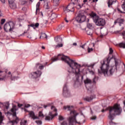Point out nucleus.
Returning <instances> with one entry per match:
<instances>
[{
  "label": "nucleus",
  "mask_w": 125,
  "mask_h": 125,
  "mask_svg": "<svg viewBox=\"0 0 125 125\" xmlns=\"http://www.w3.org/2000/svg\"><path fill=\"white\" fill-rule=\"evenodd\" d=\"M112 58L114 59V60L115 62V66H110L109 63L111 60L110 57L104 59V61L101 62L102 66L100 67L101 70L98 69L99 74H102V73H103L105 77L111 76L114 74L115 70H116L117 67L119 66L121 61H120V60L117 59L116 57L114 56H112Z\"/></svg>",
  "instance_id": "nucleus-1"
},
{
  "label": "nucleus",
  "mask_w": 125,
  "mask_h": 125,
  "mask_svg": "<svg viewBox=\"0 0 125 125\" xmlns=\"http://www.w3.org/2000/svg\"><path fill=\"white\" fill-rule=\"evenodd\" d=\"M73 106H64L63 109L64 110H67L68 111H70V116L68 117V124H67L66 121L63 122L61 123V125H74V124H78L80 125L81 123H83V120L79 119V118H81L83 119V121H84L85 117L84 115H83L82 116H79V113L76 110H73Z\"/></svg>",
  "instance_id": "nucleus-2"
},
{
  "label": "nucleus",
  "mask_w": 125,
  "mask_h": 125,
  "mask_svg": "<svg viewBox=\"0 0 125 125\" xmlns=\"http://www.w3.org/2000/svg\"><path fill=\"white\" fill-rule=\"evenodd\" d=\"M58 58L61 57V60L64 61L65 63H66L69 66L67 71L69 73H73L75 75H80L81 74V68L82 65L78 63L75 61L70 59L68 56L64 55H58Z\"/></svg>",
  "instance_id": "nucleus-3"
},
{
  "label": "nucleus",
  "mask_w": 125,
  "mask_h": 125,
  "mask_svg": "<svg viewBox=\"0 0 125 125\" xmlns=\"http://www.w3.org/2000/svg\"><path fill=\"white\" fill-rule=\"evenodd\" d=\"M106 110L109 111V115L108 116V118L110 120L109 122L110 125H113V121L114 120V117L115 115H120L122 113V108L119 104H115L113 107L109 106L106 108Z\"/></svg>",
  "instance_id": "nucleus-4"
},
{
  "label": "nucleus",
  "mask_w": 125,
  "mask_h": 125,
  "mask_svg": "<svg viewBox=\"0 0 125 125\" xmlns=\"http://www.w3.org/2000/svg\"><path fill=\"white\" fill-rule=\"evenodd\" d=\"M11 112L12 113V116L15 119V120L9 121L8 123V125H17L19 122V118L16 116V111H17V109H16V105H13V108L11 109Z\"/></svg>",
  "instance_id": "nucleus-5"
},
{
  "label": "nucleus",
  "mask_w": 125,
  "mask_h": 125,
  "mask_svg": "<svg viewBox=\"0 0 125 125\" xmlns=\"http://www.w3.org/2000/svg\"><path fill=\"white\" fill-rule=\"evenodd\" d=\"M92 18L94 22L97 26H104V25H105L106 21L105 20L97 16L96 14H93Z\"/></svg>",
  "instance_id": "nucleus-6"
},
{
  "label": "nucleus",
  "mask_w": 125,
  "mask_h": 125,
  "mask_svg": "<svg viewBox=\"0 0 125 125\" xmlns=\"http://www.w3.org/2000/svg\"><path fill=\"white\" fill-rule=\"evenodd\" d=\"M85 19H86V17L83 13H82V12H80L74 20V21L73 22V24H75L76 22L78 23H83V22L85 21Z\"/></svg>",
  "instance_id": "nucleus-7"
},
{
  "label": "nucleus",
  "mask_w": 125,
  "mask_h": 125,
  "mask_svg": "<svg viewBox=\"0 0 125 125\" xmlns=\"http://www.w3.org/2000/svg\"><path fill=\"white\" fill-rule=\"evenodd\" d=\"M51 110H52V111H53L54 112H55V114L52 113V112H50L49 113V114L48 116H46L45 120L46 121H51V120H52V119H53V118H54V117H56V116H57L58 114H57V109H56V108H55V106H52L51 107Z\"/></svg>",
  "instance_id": "nucleus-8"
},
{
  "label": "nucleus",
  "mask_w": 125,
  "mask_h": 125,
  "mask_svg": "<svg viewBox=\"0 0 125 125\" xmlns=\"http://www.w3.org/2000/svg\"><path fill=\"white\" fill-rule=\"evenodd\" d=\"M15 26V24L13 21H9L6 23L4 26V29L6 32H11V31H13L14 30V27Z\"/></svg>",
  "instance_id": "nucleus-9"
},
{
  "label": "nucleus",
  "mask_w": 125,
  "mask_h": 125,
  "mask_svg": "<svg viewBox=\"0 0 125 125\" xmlns=\"http://www.w3.org/2000/svg\"><path fill=\"white\" fill-rule=\"evenodd\" d=\"M30 75H31V77L33 79H37V78H40L42 76V71L40 70H37L36 71H34L31 72Z\"/></svg>",
  "instance_id": "nucleus-10"
},
{
  "label": "nucleus",
  "mask_w": 125,
  "mask_h": 125,
  "mask_svg": "<svg viewBox=\"0 0 125 125\" xmlns=\"http://www.w3.org/2000/svg\"><path fill=\"white\" fill-rule=\"evenodd\" d=\"M63 95L65 97H69V96H70V92L68 90V88L67 87V85H66V84L63 86Z\"/></svg>",
  "instance_id": "nucleus-11"
},
{
  "label": "nucleus",
  "mask_w": 125,
  "mask_h": 125,
  "mask_svg": "<svg viewBox=\"0 0 125 125\" xmlns=\"http://www.w3.org/2000/svg\"><path fill=\"white\" fill-rule=\"evenodd\" d=\"M29 115L30 118H32L33 119V120L39 119V117L36 116V115H35V113L34 112V111H30L29 113Z\"/></svg>",
  "instance_id": "nucleus-12"
},
{
  "label": "nucleus",
  "mask_w": 125,
  "mask_h": 125,
  "mask_svg": "<svg viewBox=\"0 0 125 125\" xmlns=\"http://www.w3.org/2000/svg\"><path fill=\"white\" fill-rule=\"evenodd\" d=\"M63 11L65 13H68V12H74L75 10H70V6H67L66 7L63 8Z\"/></svg>",
  "instance_id": "nucleus-13"
},
{
  "label": "nucleus",
  "mask_w": 125,
  "mask_h": 125,
  "mask_svg": "<svg viewBox=\"0 0 125 125\" xmlns=\"http://www.w3.org/2000/svg\"><path fill=\"white\" fill-rule=\"evenodd\" d=\"M55 41L57 43H62V38H61L60 36L55 37Z\"/></svg>",
  "instance_id": "nucleus-14"
},
{
  "label": "nucleus",
  "mask_w": 125,
  "mask_h": 125,
  "mask_svg": "<svg viewBox=\"0 0 125 125\" xmlns=\"http://www.w3.org/2000/svg\"><path fill=\"white\" fill-rule=\"evenodd\" d=\"M5 72L4 71H0V81H3L5 78Z\"/></svg>",
  "instance_id": "nucleus-15"
},
{
  "label": "nucleus",
  "mask_w": 125,
  "mask_h": 125,
  "mask_svg": "<svg viewBox=\"0 0 125 125\" xmlns=\"http://www.w3.org/2000/svg\"><path fill=\"white\" fill-rule=\"evenodd\" d=\"M84 83L86 85V88L88 89V90H89V89L87 88V85L90 84V83H91V80L88 78H87L84 81Z\"/></svg>",
  "instance_id": "nucleus-16"
},
{
  "label": "nucleus",
  "mask_w": 125,
  "mask_h": 125,
  "mask_svg": "<svg viewBox=\"0 0 125 125\" xmlns=\"http://www.w3.org/2000/svg\"><path fill=\"white\" fill-rule=\"evenodd\" d=\"M116 1H117V0H108L107 2L108 7H110V6L114 4V3H116Z\"/></svg>",
  "instance_id": "nucleus-17"
},
{
  "label": "nucleus",
  "mask_w": 125,
  "mask_h": 125,
  "mask_svg": "<svg viewBox=\"0 0 125 125\" xmlns=\"http://www.w3.org/2000/svg\"><path fill=\"white\" fill-rule=\"evenodd\" d=\"M3 120H4V115H2V113L0 111V125H2Z\"/></svg>",
  "instance_id": "nucleus-18"
},
{
  "label": "nucleus",
  "mask_w": 125,
  "mask_h": 125,
  "mask_svg": "<svg viewBox=\"0 0 125 125\" xmlns=\"http://www.w3.org/2000/svg\"><path fill=\"white\" fill-rule=\"evenodd\" d=\"M41 3L38 2L36 4V15H38V12L40 11V5Z\"/></svg>",
  "instance_id": "nucleus-19"
},
{
  "label": "nucleus",
  "mask_w": 125,
  "mask_h": 125,
  "mask_svg": "<svg viewBox=\"0 0 125 125\" xmlns=\"http://www.w3.org/2000/svg\"><path fill=\"white\" fill-rule=\"evenodd\" d=\"M124 19H119L117 21H115L114 23H119L120 26H121V24H123L124 23Z\"/></svg>",
  "instance_id": "nucleus-20"
},
{
  "label": "nucleus",
  "mask_w": 125,
  "mask_h": 125,
  "mask_svg": "<svg viewBox=\"0 0 125 125\" xmlns=\"http://www.w3.org/2000/svg\"><path fill=\"white\" fill-rule=\"evenodd\" d=\"M93 99V97H87L84 99V100H85V101H87L88 102H89L90 101H91Z\"/></svg>",
  "instance_id": "nucleus-21"
},
{
  "label": "nucleus",
  "mask_w": 125,
  "mask_h": 125,
  "mask_svg": "<svg viewBox=\"0 0 125 125\" xmlns=\"http://www.w3.org/2000/svg\"><path fill=\"white\" fill-rule=\"evenodd\" d=\"M27 125V120L25 119H22L20 122V125Z\"/></svg>",
  "instance_id": "nucleus-22"
},
{
  "label": "nucleus",
  "mask_w": 125,
  "mask_h": 125,
  "mask_svg": "<svg viewBox=\"0 0 125 125\" xmlns=\"http://www.w3.org/2000/svg\"><path fill=\"white\" fill-rule=\"evenodd\" d=\"M36 67H37V68H39V69H40V70H42V69H43L44 66H43V65H42L41 64H39V63H37Z\"/></svg>",
  "instance_id": "nucleus-23"
},
{
  "label": "nucleus",
  "mask_w": 125,
  "mask_h": 125,
  "mask_svg": "<svg viewBox=\"0 0 125 125\" xmlns=\"http://www.w3.org/2000/svg\"><path fill=\"white\" fill-rule=\"evenodd\" d=\"M9 6L12 9H14L16 8V5L15 4H14V2L12 3H9Z\"/></svg>",
  "instance_id": "nucleus-24"
},
{
  "label": "nucleus",
  "mask_w": 125,
  "mask_h": 125,
  "mask_svg": "<svg viewBox=\"0 0 125 125\" xmlns=\"http://www.w3.org/2000/svg\"><path fill=\"white\" fill-rule=\"evenodd\" d=\"M40 39H47V35L45 33H42Z\"/></svg>",
  "instance_id": "nucleus-25"
},
{
  "label": "nucleus",
  "mask_w": 125,
  "mask_h": 125,
  "mask_svg": "<svg viewBox=\"0 0 125 125\" xmlns=\"http://www.w3.org/2000/svg\"><path fill=\"white\" fill-rule=\"evenodd\" d=\"M53 0V4L55 6H57L59 5V0Z\"/></svg>",
  "instance_id": "nucleus-26"
},
{
  "label": "nucleus",
  "mask_w": 125,
  "mask_h": 125,
  "mask_svg": "<svg viewBox=\"0 0 125 125\" xmlns=\"http://www.w3.org/2000/svg\"><path fill=\"white\" fill-rule=\"evenodd\" d=\"M67 6H69V10H75L74 9V4L72 3L69 4Z\"/></svg>",
  "instance_id": "nucleus-27"
},
{
  "label": "nucleus",
  "mask_w": 125,
  "mask_h": 125,
  "mask_svg": "<svg viewBox=\"0 0 125 125\" xmlns=\"http://www.w3.org/2000/svg\"><path fill=\"white\" fill-rule=\"evenodd\" d=\"M39 117L40 118H44V115L42 113V111H40L39 113Z\"/></svg>",
  "instance_id": "nucleus-28"
},
{
  "label": "nucleus",
  "mask_w": 125,
  "mask_h": 125,
  "mask_svg": "<svg viewBox=\"0 0 125 125\" xmlns=\"http://www.w3.org/2000/svg\"><path fill=\"white\" fill-rule=\"evenodd\" d=\"M87 35L89 36L92 35V30L91 29H89L86 31Z\"/></svg>",
  "instance_id": "nucleus-29"
},
{
  "label": "nucleus",
  "mask_w": 125,
  "mask_h": 125,
  "mask_svg": "<svg viewBox=\"0 0 125 125\" xmlns=\"http://www.w3.org/2000/svg\"><path fill=\"white\" fill-rule=\"evenodd\" d=\"M120 47H121L122 48H125V43L122 42L119 43V44Z\"/></svg>",
  "instance_id": "nucleus-30"
},
{
  "label": "nucleus",
  "mask_w": 125,
  "mask_h": 125,
  "mask_svg": "<svg viewBox=\"0 0 125 125\" xmlns=\"http://www.w3.org/2000/svg\"><path fill=\"white\" fill-rule=\"evenodd\" d=\"M58 60H59V59H58V58L57 57H53L51 59V61L52 62H55L56 61H58Z\"/></svg>",
  "instance_id": "nucleus-31"
},
{
  "label": "nucleus",
  "mask_w": 125,
  "mask_h": 125,
  "mask_svg": "<svg viewBox=\"0 0 125 125\" xmlns=\"http://www.w3.org/2000/svg\"><path fill=\"white\" fill-rule=\"evenodd\" d=\"M87 27L90 30H91V29H92V28H93V27L92 26V24H90V23H88L87 24Z\"/></svg>",
  "instance_id": "nucleus-32"
},
{
  "label": "nucleus",
  "mask_w": 125,
  "mask_h": 125,
  "mask_svg": "<svg viewBox=\"0 0 125 125\" xmlns=\"http://www.w3.org/2000/svg\"><path fill=\"white\" fill-rule=\"evenodd\" d=\"M35 123H37V125H42V121L41 120H37L35 121Z\"/></svg>",
  "instance_id": "nucleus-33"
},
{
  "label": "nucleus",
  "mask_w": 125,
  "mask_h": 125,
  "mask_svg": "<svg viewBox=\"0 0 125 125\" xmlns=\"http://www.w3.org/2000/svg\"><path fill=\"white\" fill-rule=\"evenodd\" d=\"M122 9L125 11V0H124L123 4L122 5Z\"/></svg>",
  "instance_id": "nucleus-34"
},
{
  "label": "nucleus",
  "mask_w": 125,
  "mask_h": 125,
  "mask_svg": "<svg viewBox=\"0 0 125 125\" xmlns=\"http://www.w3.org/2000/svg\"><path fill=\"white\" fill-rule=\"evenodd\" d=\"M19 79V77H12L11 78V81H16V80H18Z\"/></svg>",
  "instance_id": "nucleus-35"
},
{
  "label": "nucleus",
  "mask_w": 125,
  "mask_h": 125,
  "mask_svg": "<svg viewBox=\"0 0 125 125\" xmlns=\"http://www.w3.org/2000/svg\"><path fill=\"white\" fill-rule=\"evenodd\" d=\"M121 36H122L123 39L125 40V31H124L123 33H120Z\"/></svg>",
  "instance_id": "nucleus-36"
},
{
  "label": "nucleus",
  "mask_w": 125,
  "mask_h": 125,
  "mask_svg": "<svg viewBox=\"0 0 125 125\" xmlns=\"http://www.w3.org/2000/svg\"><path fill=\"white\" fill-rule=\"evenodd\" d=\"M38 13L39 16H41V17H43V14L42 13V12H40L39 11V12H38Z\"/></svg>",
  "instance_id": "nucleus-37"
},
{
  "label": "nucleus",
  "mask_w": 125,
  "mask_h": 125,
  "mask_svg": "<svg viewBox=\"0 0 125 125\" xmlns=\"http://www.w3.org/2000/svg\"><path fill=\"white\" fill-rule=\"evenodd\" d=\"M64 117L61 115L59 116V121H63L64 120Z\"/></svg>",
  "instance_id": "nucleus-38"
},
{
  "label": "nucleus",
  "mask_w": 125,
  "mask_h": 125,
  "mask_svg": "<svg viewBox=\"0 0 125 125\" xmlns=\"http://www.w3.org/2000/svg\"><path fill=\"white\" fill-rule=\"evenodd\" d=\"M62 46H63V44L62 43H61V44L57 43V47H62Z\"/></svg>",
  "instance_id": "nucleus-39"
},
{
  "label": "nucleus",
  "mask_w": 125,
  "mask_h": 125,
  "mask_svg": "<svg viewBox=\"0 0 125 125\" xmlns=\"http://www.w3.org/2000/svg\"><path fill=\"white\" fill-rule=\"evenodd\" d=\"M5 22V19H3L1 20V25H3V24H4Z\"/></svg>",
  "instance_id": "nucleus-40"
},
{
  "label": "nucleus",
  "mask_w": 125,
  "mask_h": 125,
  "mask_svg": "<svg viewBox=\"0 0 125 125\" xmlns=\"http://www.w3.org/2000/svg\"><path fill=\"white\" fill-rule=\"evenodd\" d=\"M90 74H91V75H94V71H93L92 70H89V68L88 69Z\"/></svg>",
  "instance_id": "nucleus-41"
},
{
  "label": "nucleus",
  "mask_w": 125,
  "mask_h": 125,
  "mask_svg": "<svg viewBox=\"0 0 125 125\" xmlns=\"http://www.w3.org/2000/svg\"><path fill=\"white\" fill-rule=\"evenodd\" d=\"M93 49L92 48H88L87 49L88 53H89L90 52H91V51H93Z\"/></svg>",
  "instance_id": "nucleus-42"
},
{
  "label": "nucleus",
  "mask_w": 125,
  "mask_h": 125,
  "mask_svg": "<svg viewBox=\"0 0 125 125\" xmlns=\"http://www.w3.org/2000/svg\"><path fill=\"white\" fill-rule=\"evenodd\" d=\"M113 49H112V48H109V54H113Z\"/></svg>",
  "instance_id": "nucleus-43"
},
{
  "label": "nucleus",
  "mask_w": 125,
  "mask_h": 125,
  "mask_svg": "<svg viewBox=\"0 0 125 125\" xmlns=\"http://www.w3.org/2000/svg\"><path fill=\"white\" fill-rule=\"evenodd\" d=\"M28 27H32V28L36 29V27H35V24H34L28 25Z\"/></svg>",
  "instance_id": "nucleus-44"
},
{
  "label": "nucleus",
  "mask_w": 125,
  "mask_h": 125,
  "mask_svg": "<svg viewBox=\"0 0 125 125\" xmlns=\"http://www.w3.org/2000/svg\"><path fill=\"white\" fill-rule=\"evenodd\" d=\"M21 4L23 5L26 3V1L25 0H21Z\"/></svg>",
  "instance_id": "nucleus-45"
},
{
  "label": "nucleus",
  "mask_w": 125,
  "mask_h": 125,
  "mask_svg": "<svg viewBox=\"0 0 125 125\" xmlns=\"http://www.w3.org/2000/svg\"><path fill=\"white\" fill-rule=\"evenodd\" d=\"M34 26H35V29H36V28H38V27H39V26H40V23L37 22L34 24Z\"/></svg>",
  "instance_id": "nucleus-46"
},
{
  "label": "nucleus",
  "mask_w": 125,
  "mask_h": 125,
  "mask_svg": "<svg viewBox=\"0 0 125 125\" xmlns=\"http://www.w3.org/2000/svg\"><path fill=\"white\" fill-rule=\"evenodd\" d=\"M31 106L29 104H26L24 105L25 108H29Z\"/></svg>",
  "instance_id": "nucleus-47"
},
{
  "label": "nucleus",
  "mask_w": 125,
  "mask_h": 125,
  "mask_svg": "<svg viewBox=\"0 0 125 125\" xmlns=\"http://www.w3.org/2000/svg\"><path fill=\"white\" fill-rule=\"evenodd\" d=\"M15 0H8L9 3H13Z\"/></svg>",
  "instance_id": "nucleus-48"
},
{
  "label": "nucleus",
  "mask_w": 125,
  "mask_h": 125,
  "mask_svg": "<svg viewBox=\"0 0 125 125\" xmlns=\"http://www.w3.org/2000/svg\"><path fill=\"white\" fill-rule=\"evenodd\" d=\"M6 109H8V108H9V104L7 103V105H5Z\"/></svg>",
  "instance_id": "nucleus-49"
},
{
  "label": "nucleus",
  "mask_w": 125,
  "mask_h": 125,
  "mask_svg": "<svg viewBox=\"0 0 125 125\" xmlns=\"http://www.w3.org/2000/svg\"><path fill=\"white\" fill-rule=\"evenodd\" d=\"M117 10H118V11L119 12H120V13H124V12H123V11H122L121 10V9H120V8H117Z\"/></svg>",
  "instance_id": "nucleus-50"
},
{
  "label": "nucleus",
  "mask_w": 125,
  "mask_h": 125,
  "mask_svg": "<svg viewBox=\"0 0 125 125\" xmlns=\"http://www.w3.org/2000/svg\"><path fill=\"white\" fill-rule=\"evenodd\" d=\"M79 84V83H80L79 82V80H77V81H76V82H75V84H74V85H76V84Z\"/></svg>",
  "instance_id": "nucleus-51"
},
{
  "label": "nucleus",
  "mask_w": 125,
  "mask_h": 125,
  "mask_svg": "<svg viewBox=\"0 0 125 125\" xmlns=\"http://www.w3.org/2000/svg\"><path fill=\"white\" fill-rule=\"evenodd\" d=\"M91 120H96V116H94L91 118Z\"/></svg>",
  "instance_id": "nucleus-52"
},
{
  "label": "nucleus",
  "mask_w": 125,
  "mask_h": 125,
  "mask_svg": "<svg viewBox=\"0 0 125 125\" xmlns=\"http://www.w3.org/2000/svg\"><path fill=\"white\" fill-rule=\"evenodd\" d=\"M76 45H77V43L74 42L72 44V46H76Z\"/></svg>",
  "instance_id": "nucleus-53"
},
{
  "label": "nucleus",
  "mask_w": 125,
  "mask_h": 125,
  "mask_svg": "<svg viewBox=\"0 0 125 125\" xmlns=\"http://www.w3.org/2000/svg\"><path fill=\"white\" fill-rule=\"evenodd\" d=\"M18 107H19L20 108L21 107H22V106H23V104H18Z\"/></svg>",
  "instance_id": "nucleus-54"
},
{
  "label": "nucleus",
  "mask_w": 125,
  "mask_h": 125,
  "mask_svg": "<svg viewBox=\"0 0 125 125\" xmlns=\"http://www.w3.org/2000/svg\"><path fill=\"white\" fill-rule=\"evenodd\" d=\"M83 4H82V5L80 4H79L78 5V6H79L80 7V8H82V7H83Z\"/></svg>",
  "instance_id": "nucleus-55"
},
{
  "label": "nucleus",
  "mask_w": 125,
  "mask_h": 125,
  "mask_svg": "<svg viewBox=\"0 0 125 125\" xmlns=\"http://www.w3.org/2000/svg\"><path fill=\"white\" fill-rule=\"evenodd\" d=\"M2 3H4L5 2V0H0Z\"/></svg>",
  "instance_id": "nucleus-56"
},
{
  "label": "nucleus",
  "mask_w": 125,
  "mask_h": 125,
  "mask_svg": "<svg viewBox=\"0 0 125 125\" xmlns=\"http://www.w3.org/2000/svg\"><path fill=\"white\" fill-rule=\"evenodd\" d=\"M5 114H6H6H7V115H9L10 116L11 115V113L9 112H7V113H6Z\"/></svg>",
  "instance_id": "nucleus-57"
},
{
  "label": "nucleus",
  "mask_w": 125,
  "mask_h": 125,
  "mask_svg": "<svg viewBox=\"0 0 125 125\" xmlns=\"http://www.w3.org/2000/svg\"><path fill=\"white\" fill-rule=\"evenodd\" d=\"M64 20H65V22H66V23H68L69 22V21L67 20V19L65 18L64 19Z\"/></svg>",
  "instance_id": "nucleus-58"
},
{
  "label": "nucleus",
  "mask_w": 125,
  "mask_h": 125,
  "mask_svg": "<svg viewBox=\"0 0 125 125\" xmlns=\"http://www.w3.org/2000/svg\"><path fill=\"white\" fill-rule=\"evenodd\" d=\"M48 106H49L48 105H44V108L45 109H46L47 107H48Z\"/></svg>",
  "instance_id": "nucleus-59"
},
{
  "label": "nucleus",
  "mask_w": 125,
  "mask_h": 125,
  "mask_svg": "<svg viewBox=\"0 0 125 125\" xmlns=\"http://www.w3.org/2000/svg\"><path fill=\"white\" fill-rule=\"evenodd\" d=\"M80 47H82V48H84V45H83L82 46H80Z\"/></svg>",
  "instance_id": "nucleus-60"
},
{
  "label": "nucleus",
  "mask_w": 125,
  "mask_h": 125,
  "mask_svg": "<svg viewBox=\"0 0 125 125\" xmlns=\"http://www.w3.org/2000/svg\"><path fill=\"white\" fill-rule=\"evenodd\" d=\"M87 0H83V2H84V3H85V2H87Z\"/></svg>",
  "instance_id": "nucleus-61"
},
{
  "label": "nucleus",
  "mask_w": 125,
  "mask_h": 125,
  "mask_svg": "<svg viewBox=\"0 0 125 125\" xmlns=\"http://www.w3.org/2000/svg\"><path fill=\"white\" fill-rule=\"evenodd\" d=\"M95 65V64H92V67H91V69H93V66Z\"/></svg>",
  "instance_id": "nucleus-62"
},
{
  "label": "nucleus",
  "mask_w": 125,
  "mask_h": 125,
  "mask_svg": "<svg viewBox=\"0 0 125 125\" xmlns=\"http://www.w3.org/2000/svg\"><path fill=\"white\" fill-rule=\"evenodd\" d=\"M47 21H44V24H47Z\"/></svg>",
  "instance_id": "nucleus-63"
},
{
  "label": "nucleus",
  "mask_w": 125,
  "mask_h": 125,
  "mask_svg": "<svg viewBox=\"0 0 125 125\" xmlns=\"http://www.w3.org/2000/svg\"><path fill=\"white\" fill-rule=\"evenodd\" d=\"M93 83H95V77L93 80Z\"/></svg>",
  "instance_id": "nucleus-64"
}]
</instances>
